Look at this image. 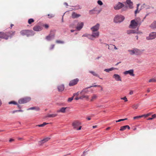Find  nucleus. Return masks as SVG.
<instances>
[{"label": "nucleus", "mask_w": 156, "mask_h": 156, "mask_svg": "<svg viewBox=\"0 0 156 156\" xmlns=\"http://www.w3.org/2000/svg\"><path fill=\"white\" fill-rule=\"evenodd\" d=\"M100 27V24L97 23L94 26L92 27L90 29L92 32L91 37L95 38H98L99 35V32L98 31Z\"/></svg>", "instance_id": "obj_1"}, {"label": "nucleus", "mask_w": 156, "mask_h": 156, "mask_svg": "<svg viewBox=\"0 0 156 156\" xmlns=\"http://www.w3.org/2000/svg\"><path fill=\"white\" fill-rule=\"evenodd\" d=\"M81 124V123L78 120H75L72 123L73 129L77 130L81 129L82 128Z\"/></svg>", "instance_id": "obj_2"}, {"label": "nucleus", "mask_w": 156, "mask_h": 156, "mask_svg": "<svg viewBox=\"0 0 156 156\" xmlns=\"http://www.w3.org/2000/svg\"><path fill=\"white\" fill-rule=\"evenodd\" d=\"M141 23L142 22L140 19L132 20L129 25V27L131 28H135L138 25H140Z\"/></svg>", "instance_id": "obj_3"}, {"label": "nucleus", "mask_w": 156, "mask_h": 156, "mask_svg": "<svg viewBox=\"0 0 156 156\" xmlns=\"http://www.w3.org/2000/svg\"><path fill=\"white\" fill-rule=\"evenodd\" d=\"M20 34L22 36L26 35L28 37L34 35L33 31L28 30H23L20 32Z\"/></svg>", "instance_id": "obj_4"}, {"label": "nucleus", "mask_w": 156, "mask_h": 156, "mask_svg": "<svg viewBox=\"0 0 156 156\" xmlns=\"http://www.w3.org/2000/svg\"><path fill=\"white\" fill-rule=\"evenodd\" d=\"M124 19V17L122 15H117L114 19V21L116 23L121 22Z\"/></svg>", "instance_id": "obj_5"}, {"label": "nucleus", "mask_w": 156, "mask_h": 156, "mask_svg": "<svg viewBox=\"0 0 156 156\" xmlns=\"http://www.w3.org/2000/svg\"><path fill=\"white\" fill-rule=\"evenodd\" d=\"M31 98L29 97H27L20 99L18 101V102L20 104H23L29 101Z\"/></svg>", "instance_id": "obj_6"}, {"label": "nucleus", "mask_w": 156, "mask_h": 156, "mask_svg": "<svg viewBox=\"0 0 156 156\" xmlns=\"http://www.w3.org/2000/svg\"><path fill=\"white\" fill-rule=\"evenodd\" d=\"M156 37V32H152L151 33L148 37H147V40H152Z\"/></svg>", "instance_id": "obj_7"}, {"label": "nucleus", "mask_w": 156, "mask_h": 156, "mask_svg": "<svg viewBox=\"0 0 156 156\" xmlns=\"http://www.w3.org/2000/svg\"><path fill=\"white\" fill-rule=\"evenodd\" d=\"M79 79L78 78H76L70 81L69 83V85L70 86H72L76 84L79 82Z\"/></svg>", "instance_id": "obj_8"}, {"label": "nucleus", "mask_w": 156, "mask_h": 156, "mask_svg": "<svg viewBox=\"0 0 156 156\" xmlns=\"http://www.w3.org/2000/svg\"><path fill=\"white\" fill-rule=\"evenodd\" d=\"M15 31H10L8 32H6L7 37H8V39L9 37L11 38L12 36L14 35Z\"/></svg>", "instance_id": "obj_9"}, {"label": "nucleus", "mask_w": 156, "mask_h": 156, "mask_svg": "<svg viewBox=\"0 0 156 156\" xmlns=\"http://www.w3.org/2000/svg\"><path fill=\"white\" fill-rule=\"evenodd\" d=\"M52 31H51L50 32V34L48 36H46V39L48 41L51 40V39L53 38L55 36V34L53 33H51Z\"/></svg>", "instance_id": "obj_10"}, {"label": "nucleus", "mask_w": 156, "mask_h": 156, "mask_svg": "<svg viewBox=\"0 0 156 156\" xmlns=\"http://www.w3.org/2000/svg\"><path fill=\"white\" fill-rule=\"evenodd\" d=\"M124 5L120 2H119L114 7V8L115 10H118L122 8Z\"/></svg>", "instance_id": "obj_11"}, {"label": "nucleus", "mask_w": 156, "mask_h": 156, "mask_svg": "<svg viewBox=\"0 0 156 156\" xmlns=\"http://www.w3.org/2000/svg\"><path fill=\"white\" fill-rule=\"evenodd\" d=\"M50 139V138L48 137H47L44 139L38 142V144L40 145H41L44 143L48 141Z\"/></svg>", "instance_id": "obj_12"}, {"label": "nucleus", "mask_w": 156, "mask_h": 156, "mask_svg": "<svg viewBox=\"0 0 156 156\" xmlns=\"http://www.w3.org/2000/svg\"><path fill=\"white\" fill-rule=\"evenodd\" d=\"M124 73L125 75L129 74L130 76H134V74L133 73V69H130L128 71H125Z\"/></svg>", "instance_id": "obj_13"}, {"label": "nucleus", "mask_w": 156, "mask_h": 156, "mask_svg": "<svg viewBox=\"0 0 156 156\" xmlns=\"http://www.w3.org/2000/svg\"><path fill=\"white\" fill-rule=\"evenodd\" d=\"M83 26V23L82 22H80L78 23L76 29L78 30H80Z\"/></svg>", "instance_id": "obj_14"}, {"label": "nucleus", "mask_w": 156, "mask_h": 156, "mask_svg": "<svg viewBox=\"0 0 156 156\" xmlns=\"http://www.w3.org/2000/svg\"><path fill=\"white\" fill-rule=\"evenodd\" d=\"M113 77L115 79V80L117 81H122L121 78L120 77V76L117 74H114L113 76Z\"/></svg>", "instance_id": "obj_15"}, {"label": "nucleus", "mask_w": 156, "mask_h": 156, "mask_svg": "<svg viewBox=\"0 0 156 156\" xmlns=\"http://www.w3.org/2000/svg\"><path fill=\"white\" fill-rule=\"evenodd\" d=\"M0 38L7 40L8 37L6 36V33L1 32L0 33Z\"/></svg>", "instance_id": "obj_16"}, {"label": "nucleus", "mask_w": 156, "mask_h": 156, "mask_svg": "<svg viewBox=\"0 0 156 156\" xmlns=\"http://www.w3.org/2000/svg\"><path fill=\"white\" fill-rule=\"evenodd\" d=\"M42 30V27L39 25H36L34 26L33 28V30L35 31H40Z\"/></svg>", "instance_id": "obj_17"}, {"label": "nucleus", "mask_w": 156, "mask_h": 156, "mask_svg": "<svg viewBox=\"0 0 156 156\" xmlns=\"http://www.w3.org/2000/svg\"><path fill=\"white\" fill-rule=\"evenodd\" d=\"M80 98L81 99H85L86 100H89V96L85 95V94H80Z\"/></svg>", "instance_id": "obj_18"}, {"label": "nucleus", "mask_w": 156, "mask_h": 156, "mask_svg": "<svg viewBox=\"0 0 156 156\" xmlns=\"http://www.w3.org/2000/svg\"><path fill=\"white\" fill-rule=\"evenodd\" d=\"M138 30H128L127 31V33L128 34H138V33L137 32Z\"/></svg>", "instance_id": "obj_19"}, {"label": "nucleus", "mask_w": 156, "mask_h": 156, "mask_svg": "<svg viewBox=\"0 0 156 156\" xmlns=\"http://www.w3.org/2000/svg\"><path fill=\"white\" fill-rule=\"evenodd\" d=\"M65 89V87L63 84L59 85L58 87V91L62 92Z\"/></svg>", "instance_id": "obj_20"}, {"label": "nucleus", "mask_w": 156, "mask_h": 156, "mask_svg": "<svg viewBox=\"0 0 156 156\" xmlns=\"http://www.w3.org/2000/svg\"><path fill=\"white\" fill-rule=\"evenodd\" d=\"M98 95L95 94H93L91 97V99L90 100V101L91 102H93L94 101V100L97 99L98 98Z\"/></svg>", "instance_id": "obj_21"}, {"label": "nucleus", "mask_w": 156, "mask_h": 156, "mask_svg": "<svg viewBox=\"0 0 156 156\" xmlns=\"http://www.w3.org/2000/svg\"><path fill=\"white\" fill-rule=\"evenodd\" d=\"M126 128H127L128 129H130V127L128 125L124 126L121 127L119 130L121 131H122L125 130Z\"/></svg>", "instance_id": "obj_22"}, {"label": "nucleus", "mask_w": 156, "mask_h": 156, "mask_svg": "<svg viewBox=\"0 0 156 156\" xmlns=\"http://www.w3.org/2000/svg\"><path fill=\"white\" fill-rule=\"evenodd\" d=\"M126 2L128 5L129 7L131 9L133 8V3L130 0H126Z\"/></svg>", "instance_id": "obj_23"}, {"label": "nucleus", "mask_w": 156, "mask_h": 156, "mask_svg": "<svg viewBox=\"0 0 156 156\" xmlns=\"http://www.w3.org/2000/svg\"><path fill=\"white\" fill-rule=\"evenodd\" d=\"M80 16V15L79 14H77L75 12H73L72 15V17L73 18H77Z\"/></svg>", "instance_id": "obj_24"}, {"label": "nucleus", "mask_w": 156, "mask_h": 156, "mask_svg": "<svg viewBox=\"0 0 156 156\" xmlns=\"http://www.w3.org/2000/svg\"><path fill=\"white\" fill-rule=\"evenodd\" d=\"M66 108L67 107H62L59 110H57V112L64 113L66 112Z\"/></svg>", "instance_id": "obj_25"}, {"label": "nucleus", "mask_w": 156, "mask_h": 156, "mask_svg": "<svg viewBox=\"0 0 156 156\" xmlns=\"http://www.w3.org/2000/svg\"><path fill=\"white\" fill-rule=\"evenodd\" d=\"M88 88H86L82 90V91L80 92V94H85L87 93L88 92Z\"/></svg>", "instance_id": "obj_26"}, {"label": "nucleus", "mask_w": 156, "mask_h": 156, "mask_svg": "<svg viewBox=\"0 0 156 156\" xmlns=\"http://www.w3.org/2000/svg\"><path fill=\"white\" fill-rule=\"evenodd\" d=\"M57 115L56 114H48L45 117L54 118Z\"/></svg>", "instance_id": "obj_27"}, {"label": "nucleus", "mask_w": 156, "mask_h": 156, "mask_svg": "<svg viewBox=\"0 0 156 156\" xmlns=\"http://www.w3.org/2000/svg\"><path fill=\"white\" fill-rule=\"evenodd\" d=\"M151 27L153 29H154L156 27V21H154L151 24Z\"/></svg>", "instance_id": "obj_28"}, {"label": "nucleus", "mask_w": 156, "mask_h": 156, "mask_svg": "<svg viewBox=\"0 0 156 156\" xmlns=\"http://www.w3.org/2000/svg\"><path fill=\"white\" fill-rule=\"evenodd\" d=\"M134 50L135 54L138 55L141 53V51L140 50L137 49H134Z\"/></svg>", "instance_id": "obj_29"}, {"label": "nucleus", "mask_w": 156, "mask_h": 156, "mask_svg": "<svg viewBox=\"0 0 156 156\" xmlns=\"http://www.w3.org/2000/svg\"><path fill=\"white\" fill-rule=\"evenodd\" d=\"M89 72L90 73L92 74L94 76H97L98 77H99V76L94 72L93 71H90Z\"/></svg>", "instance_id": "obj_30"}, {"label": "nucleus", "mask_w": 156, "mask_h": 156, "mask_svg": "<svg viewBox=\"0 0 156 156\" xmlns=\"http://www.w3.org/2000/svg\"><path fill=\"white\" fill-rule=\"evenodd\" d=\"M48 124H49V123H48L43 122V123L42 124L39 125L37 126L39 127H42Z\"/></svg>", "instance_id": "obj_31"}, {"label": "nucleus", "mask_w": 156, "mask_h": 156, "mask_svg": "<svg viewBox=\"0 0 156 156\" xmlns=\"http://www.w3.org/2000/svg\"><path fill=\"white\" fill-rule=\"evenodd\" d=\"M96 11L95 10V9H94L93 10H91L90 11L89 13L90 14H94L96 13L95 11Z\"/></svg>", "instance_id": "obj_32"}, {"label": "nucleus", "mask_w": 156, "mask_h": 156, "mask_svg": "<svg viewBox=\"0 0 156 156\" xmlns=\"http://www.w3.org/2000/svg\"><path fill=\"white\" fill-rule=\"evenodd\" d=\"M34 20L33 19H30L28 20V23L29 24H31V23L34 22Z\"/></svg>", "instance_id": "obj_33"}, {"label": "nucleus", "mask_w": 156, "mask_h": 156, "mask_svg": "<svg viewBox=\"0 0 156 156\" xmlns=\"http://www.w3.org/2000/svg\"><path fill=\"white\" fill-rule=\"evenodd\" d=\"M138 106H139L138 104H136V105H133L132 106V108L133 109H136L138 108Z\"/></svg>", "instance_id": "obj_34"}, {"label": "nucleus", "mask_w": 156, "mask_h": 156, "mask_svg": "<svg viewBox=\"0 0 156 156\" xmlns=\"http://www.w3.org/2000/svg\"><path fill=\"white\" fill-rule=\"evenodd\" d=\"M142 115H141L135 116L133 118V119H139L141 118H142Z\"/></svg>", "instance_id": "obj_35"}, {"label": "nucleus", "mask_w": 156, "mask_h": 156, "mask_svg": "<svg viewBox=\"0 0 156 156\" xmlns=\"http://www.w3.org/2000/svg\"><path fill=\"white\" fill-rule=\"evenodd\" d=\"M149 82L150 83L156 82V79L154 78H153V79H151L149 80Z\"/></svg>", "instance_id": "obj_36"}, {"label": "nucleus", "mask_w": 156, "mask_h": 156, "mask_svg": "<svg viewBox=\"0 0 156 156\" xmlns=\"http://www.w3.org/2000/svg\"><path fill=\"white\" fill-rule=\"evenodd\" d=\"M151 113H149L148 114H144L142 115V117H145V118L149 116V115H151Z\"/></svg>", "instance_id": "obj_37"}, {"label": "nucleus", "mask_w": 156, "mask_h": 156, "mask_svg": "<svg viewBox=\"0 0 156 156\" xmlns=\"http://www.w3.org/2000/svg\"><path fill=\"white\" fill-rule=\"evenodd\" d=\"M129 51L130 52V54L131 55H133L135 54L134 49L132 50H129Z\"/></svg>", "instance_id": "obj_38"}, {"label": "nucleus", "mask_w": 156, "mask_h": 156, "mask_svg": "<svg viewBox=\"0 0 156 156\" xmlns=\"http://www.w3.org/2000/svg\"><path fill=\"white\" fill-rule=\"evenodd\" d=\"M139 5V4H137V9L136 10L135 12V14H136V13H139V11L138 10V7Z\"/></svg>", "instance_id": "obj_39"}, {"label": "nucleus", "mask_w": 156, "mask_h": 156, "mask_svg": "<svg viewBox=\"0 0 156 156\" xmlns=\"http://www.w3.org/2000/svg\"><path fill=\"white\" fill-rule=\"evenodd\" d=\"M9 104H13L14 105H17V103L15 101H11L9 102Z\"/></svg>", "instance_id": "obj_40"}, {"label": "nucleus", "mask_w": 156, "mask_h": 156, "mask_svg": "<svg viewBox=\"0 0 156 156\" xmlns=\"http://www.w3.org/2000/svg\"><path fill=\"white\" fill-rule=\"evenodd\" d=\"M127 118H126V119H119V120H117V121H116V122H120L121 121H124V120H127Z\"/></svg>", "instance_id": "obj_41"}, {"label": "nucleus", "mask_w": 156, "mask_h": 156, "mask_svg": "<svg viewBox=\"0 0 156 156\" xmlns=\"http://www.w3.org/2000/svg\"><path fill=\"white\" fill-rule=\"evenodd\" d=\"M55 46V45L54 44L51 45L50 46L49 48L50 50H51L52 49H53L54 48Z\"/></svg>", "instance_id": "obj_42"}, {"label": "nucleus", "mask_w": 156, "mask_h": 156, "mask_svg": "<svg viewBox=\"0 0 156 156\" xmlns=\"http://www.w3.org/2000/svg\"><path fill=\"white\" fill-rule=\"evenodd\" d=\"M56 42L57 43L63 44L64 43V42L63 41H61L60 40H57L56 41Z\"/></svg>", "instance_id": "obj_43"}, {"label": "nucleus", "mask_w": 156, "mask_h": 156, "mask_svg": "<svg viewBox=\"0 0 156 156\" xmlns=\"http://www.w3.org/2000/svg\"><path fill=\"white\" fill-rule=\"evenodd\" d=\"M121 99L124 100L125 101H128L127 98L126 97H125L123 98H121Z\"/></svg>", "instance_id": "obj_44"}, {"label": "nucleus", "mask_w": 156, "mask_h": 156, "mask_svg": "<svg viewBox=\"0 0 156 156\" xmlns=\"http://www.w3.org/2000/svg\"><path fill=\"white\" fill-rule=\"evenodd\" d=\"M48 18H51L52 17H53L54 16V15L52 14H48Z\"/></svg>", "instance_id": "obj_45"}, {"label": "nucleus", "mask_w": 156, "mask_h": 156, "mask_svg": "<svg viewBox=\"0 0 156 156\" xmlns=\"http://www.w3.org/2000/svg\"><path fill=\"white\" fill-rule=\"evenodd\" d=\"M97 2L99 5H102L103 4L102 2L100 0L98 1Z\"/></svg>", "instance_id": "obj_46"}, {"label": "nucleus", "mask_w": 156, "mask_h": 156, "mask_svg": "<svg viewBox=\"0 0 156 156\" xmlns=\"http://www.w3.org/2000/svg\"><path fill=\"white\" fill-rule=\"evenodd\" d=\"M73 99V97L69 98L68 99V102H71Z\"/></svg>", "instance_id": "obj_47"}, {"label": "nucleus", "mask_w": 156, "mask_h": 156, "mask_svg": "<svg viewBox=\"0 0 156 156\" xmlns=\"http://www.w3.org/2000/svg\"><path fill=\"white\" fill-rule=\"evenodd\" d=\"M80 94V92H78L77 93L74 94H73V96H75L76 95L77 96H78Z\"/></svg>", "instance_id": "obj_48"}, {"label": "nucleus", "mask_w": 156, "mask_h": 156, "mask_svg": "<svg viewBox=\"0 0 156 156\" xmlns=\"http://www.w3.org/2000/svg\"><path fill=\"white\" fill-rule=\"evenodd\" d=\"M104 71L107 72H109L110 71H111L110 69H105L104 70Z\"/></svg>", "instance_id": "obj_49"}, {"label": "nucleus", "mask_w": 156, "mask_h": 156, "mask_svg": "<svg viewBox=\"0 0 156 156\" xmlns=\"http://www.w3.org/2000/svg\"><path fill=\"white\" fill-rule=\"evenodd\" d=\"M43 26L45 27V28L46 29H47L49 27V26L48 24H45L43 25Z\"/></svg>", "instance_id": "obj_50"}, {"label": "nucleus", "mask_w": 156, "mask_h": 156, "mask_svg": "<svg viewBox=\"0 0 156 156\" xmlns=\"http://www.w3.org/2000/svg\"><path fill=\"white\" fill-rule=\"evenodd\" d=\"M36 108L35 107H31L28 109V110H34Z\"/></svg>", "instance_id": "obj_51"}, {"label": "nucleus", "mask_w": 156, "mask_h": 156, "mask_svg": "<svg viewBox=\"0 0 156 156\" xmlns=\"http://www.w3.org/2000/svg\"><path fill=\"white\" fill-rule=\"evenodd\" d=\"M152 117H153V119L156 118V114H154L152 115Z\"/></svg>", "instance_id": "obj_52"}, {"label": "nucleus", "mask_w": 156, "mask_h": 156, "mask_svg": "<svg viewBox=\"0 0 156 156\" xmlns=\"http://www.w3.org/2000/svg\"><path fill=\"white\" fill-rule=\"evenodd\" d=\"M80 96L79 97H77L76 98H75V99L76 100H78L79 99H80Z\"/></svg>", "instance_id": "obj_53"}, {"label": "nucleus", "mask_w": 156, "mask_h": 156, "mask_svg": "<svg viewBox=\"0 0 156 156\" xmlns=\"http://www.w3.org/2000/svg\"><path fill=\"white\" fill-rule=\"evenodd\" d=\"M16 112H17V110H15V111H12V114H14V113H15Z\"/></svg>", "instance_id": "obj_54"}, {"label": "nucleus", "mask_w": 156, "mask_h": 156, "mask_svg": "<svg viewBox=\"0 0 156 156\" xmlns=\"http://www.w3.org/2000/svg\"><path fill=\"white\" fill-rule=\"evenodd\" d=\"M110 69L111 71H112L114 69H116V68H113V67L111 68Z\"/></svg>", "instance_id": "obj_55"}, {"label": "nucleus", "mask_w": 156, "mask_h": 156, "mask_svg": "<svg viewBox=\"0 0 156 156\" xmlns=\"http://www.w3.org/2000/svg\"><path fill=\"white\" fill-rule=\"evenodd\" d=\"M133 94V92L132 91H131L129 92V94L130 95Z\"/></svg>", "instance_id": "obj_56"}, {"label": "nucleus", "mask_w": 156, "mask_h": 156, "mask_svg": "<svg viewBox=\"0 0 156 156\" xmlns=\"http://www.w3.org/2000/svg\"><path fill=\"white\" fill-rule=\"evenodd\" d=\"M86 151H84L83 152V154L81 155V156H84L85 155V153H86Z\"/></svg>", "instance_id": "obj_57"}, {"label": "nucleus", "mask_w": 156, "mask_h": 156, "mask_svg": "<svg viewBox=\"0 0 156 156\" xmlns=\"http://www.w3.org/2000/svg\"><path fill=\"white\" fill-rule=\"evenodd\" d=\"M153 119V117H151V118H148V119H147V120H152Z\"/></svg>", "instance_id": "obj_58"}, {"label": "nucleus", "mask_w": 156, "mask_h": 156, "mask_svg": "<svg viewBox=\"0 0 156 156\" xmlns=\"http://www.w3.org/2000/svg\"><path fill=\"white\" fill-rule=\"evenodd\" d=\"M94 87H101V86L100 85H95L93 86Z\"/></svg>", "instance_id": "obj_59"}, {"label": "nucleus", "mask_w": 156, "mask_h": 156, "mask_svg": "<svg viewBox=\"0 0 156 156\" xmlns=\"http://www.w3.org/2000/svg\"><path fill=\"white\" fill-rule=\"evenodd\" d=\"M97 127V126H93V128H96Z\"/></svg>", "instance_id": "obj_60"}, {"label": "nucleus", "mask_w": 156, "mask_h": 156, "mask_svg": "<svg viewBox=\"0 0 156 156\" xmlns=\"http://www.w3.org/2000/svg\"><path fill=\"white\" fill-rule=\"evenodd\" d=\"M14 140L13 139H10L9 140V141L10 142H12V141H13Z\"/></svg>", "instance_id": "obj_61"}, {"label": "nucleus", "mask_w": 156, "mask_h": 156, "mask_svg": "<svg viewBox=\"0 0 156 156\" xmlns=\"http://www.w3.org/2000/svg\"><path fill=\"white\" fill-rule=\"evenodd\" d=\"M17 110V112H22L23 111V110Z\"/></svg>", "instance_id": "obj_62"}, {"label": "nucleus", "mask_w": 156, "mask_h": 156, "mask_svg": "<svg viewBox=\"0 0 156 156\" xmlns=\"http://www.w3.org/2000/svg\"><path fill=\"white\" fill-rule=\"evenodd\" d=\"M87 119L88 120H90L91 119V118H90V117H88L87 118Z\"/></svg>", "instance_id": "obj_63"}, {"label": "nucleus", "mask_w": 156, "mask_h": 156, "mask_svg": "<svg viewBox=\"0 0 156 156\" xmlns=\"http://www.w3.org/2000/svg\"><path fill=\"white\" fill-rule=\"evenodd\" d=\"M147 91V92L148 93L149 92H150V89H148Z\"/></svg>", "instance_id": "obj_64"}]
</instances>
